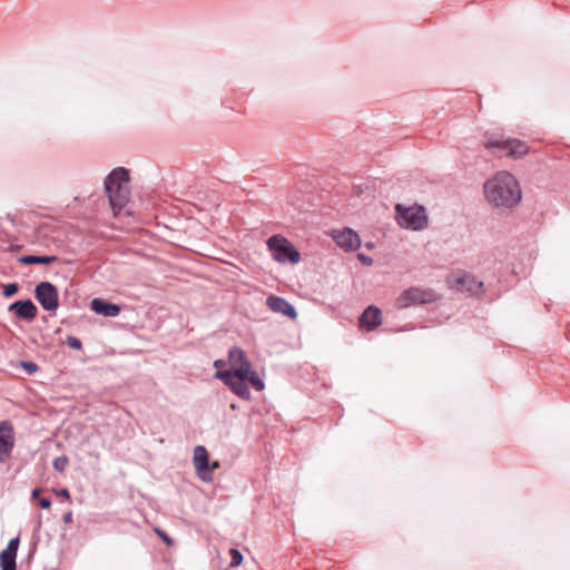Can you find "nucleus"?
<instances>
[{
	"label": "nucleus",
	"mask_w": 570,
	"mask_h": 570,
	"mask_svg": "<svg viewBox=\"0 0 570 570\" xmlns=\"http://www.w3.org/2000/svg\"><path fill=\"white\" fill-rule=\"evenodd\" d=\"M484 195L490 205L511 209L521 200V188L509 171H499L484 184Z\"/></svg>",
	"instance_id": "obj_1"
},
{
	"label": "nucleus",
	"mask_w": 570,
	"mask_h": 570,
	"mask_svg": "<svg viewBox=\"0 0 570 570\" xmlns=\"http://www.w3.org/2000/svg\"><path fill=\"white\" fill-rule=\"evenodd\" d=\"M105 190L114 215L118 216L130 198L128 170L124 167L114 169L105 179Z\"/></svg>",
	"instance_id": "obj_2"
},
{
	"label": "nucleus",
	"mask_w": 570,
	"mask_h": 570,
	"mask_svg": "<svg viewBox=\"0 0 570 570\" xmlns=\"http://www.w3.org/2000/svg\"><path fill=\"white\" fill-rule=\"evenodd\" d=\"M396 219L401 227L412 230H423L429 225V218L425 208L420 205L395 206Z\"/></svg>",
	"instance_id": "obj_3"
},
{
	"label": "nucleus",
	"mask_w": 570,
	"mask_h": 570,
	"mask_svg": "<svg viewBox=\"0 0 570 570\" xmlns=\"http://www.w3.org/2000/svg\"><path fill=\"white\" fill-rule=\"evenodd\" d=\"M214 376L223 381L236 395L248 397L249 390L246 382L250 383L256 390H263L264 383L258 375H236L235 373L217 371Z\"/></svg>",
	"instance_id": "obj_4"
},
{
	"label": "nucleus",
	"mask_w": 570,
	"mask_h": 570,
	"mask_svg": "<svg viewBox=\"0 0 570 570\" xmlns=\"http://www.w3.org/2000/svg\"><path fill=\"white\" fill-rule=\"evenodd\" d=\"M484 146L487 149H498V154L515 158L522 157L529 151L524 141L514 138L503 139L499 135L485 136Z\"/></svg>",
	"instance_id": "obj_5"
},
{
	"label": "nucleus",
	"mask_w": 570,
	"mask_h": 570,
	"mask_svg": "<svg viewBox=\"0 0 570 570\" xmlns=\"http://www.w3.org/2000/svg\"><path fill=\"white\" fill-rule=\"evenodd\" d=\"M438 298V294L431 288L410 287L399 295L395 306L403 309L416 304L433 303Z\"/></svg>",
	"instance_id": "obj_6"
},
{
	"label": "nucleus",
	"mask_w": 570,
	"mask_h": 570,
	"mask_svg": "<svg viewBox=\"0 0 570 570\" xmlns=\"http://www.w3.org/2000/svg\"><path fill=\"white\" fill-rule=\"evenodd\" d=\"M35 294L43 309L51 312L58 308V291L51 283L42 282L38 284Z\"/></svg>",
	"instance_id": "obj_7"
},
{
	"label": "nucleus",
	"mask_w": 570,
	"mask_h": 570,
	"mask_svg": "<svg viewBox=\"0 0 570 570\" xmlns=\"http://www.w3.org/2000/svg\"><path fill=\"white\" fill-rule=\"evenodd\" d=\"M228 362L230 365L229 373L236 375H257L248 362L245 352L239 347H233L228 353Z\"/></svg>",
	"instance_id": "obj_8"
},
{
	"label": "nucleus",
	"mask_w": 570,
	"mask_h": 570,
	"mask_svg": "<svg viewBox=\"0 0 570 570\" xmlns=\"http://www.w3.org/2000/svg\"><path fill=\"white\" fill-rule=\"evenodd\" d=\"M332 237L338 247L345 252L356 250L361 246L360 236L351 228L334 230Z\"/></svg>",
	"instance_id": "obj_9"
},
{
	"label": "nucleus",
	"mask_w": 570,
	"mask_h": 570,
	"mask_svg": "<svg viewBox=\"0 0 570 570\" xmlns=\"http://www.w3.org/2000/svg\"><path fill=\"white\" fill-rule=\"evenodd\" d=\"M193 462L196 470L197 475L206 482L212 481V475H209V461H208V452L203 445H197L194 449Z\"/></svg>",
	"instance_id": "obj_10"
},
{
	"label": "nucleus",
	"mask_w": 570,
	"mask_h": 570,
	"mask_svg": "<svg viewBox=\"0 0 570 570\" xmlns=\"http://www.w3.org/2000/svg\"><path fill=\"white\" fill-rule=\"evenodd\" d=\"M14 443L13 429L10 422L0 423V461L10 455Z\"/></svg>",
	"instance_id": "obj_11"
},
{
	"label": "nucleus",
	"mask_w": 570,
	"mask_h": 570,
	"mask_svg": "<svg viewBox=\"0 0 570 570\" xmlns=\"http://www.w3.org/2000/svg\"><path fill=\"white\" fill-rule=\"evenodd\" d=\"M450 284L459 291H466L471 293L476 292L482 285V283L475 281L474 277L465 273H456L452 275Z\"/></svg>",
	"instance_id": "obj_12"
},
{
	"label": "nucleus",
	"mask_w": 570,
	"mask_h": 570,
	"mask_svg": "<svg viewBox=\"0 0 570 570\" xmlns=\"http://www.w3.org/2000/svg\"><path fill=\"white\" fill-rule=\"evenodd\" d=\"M19 547V539H11L7 548L0 553L1 570H16V558Z\"/></svg>",
	"instance_id": "obj_13"
},
{
	"label": "nucleus",
	"mask_w": 570,
	"mask_h": 570,
	"mask_svg": "<svg viewBox=\"0 0 570 570\" xmlns=\"http://www.w3.org/2000/svg\"><path fill=\"white\" fill-rule=\"evenodd\" d=\"M382 324V313L375 306H368L360 317V326L373 331Z\"/></svg>",
	"instance_id": "obj_14"
},
{
	"label": "nucleus",
	"mask_w": 570,
	"mask_h": 570,
	"mask_svg": "<svg viewBox=\"0 0 570 570\" xmlns=\"http://www.w3.org/2000/svg\"><path fill=\"white\" fill-rule=\"evenodd\" d=\"M9 311H13L20 318L32 321L38 314L37 306L30 301H18L10 305Z\"/></svg>",
	"instance_id": "obj_15"
},
{
	"label": "nucleus",
	"mask_w": 570,
	"mask_h": 570,
	"mask_svg": "<svg viewBox=\"0 0 570 570\" xmlns=\"http://www.w3.org/2000/svg\"><path fill=\"white\" fill-rule=\"evenodd\" d=\"M91 309L107 317H115L120 313V306L106 302L101 298H95L91 301Z\"/></svg>",
	"instance_id": "obj_16"
},
{
	"label": "nucleus",
	"mask_w": 570,
	"mask_h": 570,
	"mask_svg": "<svg viewBox=\"0 0 570 570\" xmlns=\"http://www.w3.org/2000/svg\"><path fill=\"white\" fill-rule=\"evenodd\" d=\"M269 250L278 262H285V238L281 235L273 236L267 242Z\"/></svg>",
	"instance_id": "obj_17"
},
{
	"label": "nucleus",
	"mask_w": 570,
	"mask_h": 570,
	"mask_svg": "<svg viewBox=\"0 0 570 570\" xmlns=\"http://www.w3.org/2000/svg\"><path fill=\"white\" fill-rule=\"evenodd\" d=\"M58 258L56 256H36V255H26L19 258V262L24 265L32 264H43L49 265L57 262Z\"/></svg>",
	"instance_id": "obj_18"
},
{
	"label": "nucleus",
	"mask_w": 570,
	"mask_h": 570,
	"mask_svg": "<svg viewBox=\"0 0 570 570\" xmlns=\"http://www.w3.org/2000/svg\"><path fill=\"white\" fill-rule=\"evenodd\" d=\"M266 304L273 312L285 314V299L276 296H269Z\"/></svg>",
	"instance_id": "obj_19"
},
{
	"label": "nucleus",
	"mask_w": 570,
	"mask_h": 570,
	"mask_svg": "<svg viewBox=\"0 0 570 570\" xmlns=\"http://www.w3.org/2000/svg\"><path fill=\"white\" fill-rule=\"evenodd\" d=\"M287 261L297 264L301 261V254L299 252L287 243Z\"/></svg>",
	"instance_id": "obj_20"
},
{
	"label": "nucleus",
	"mask_w": 570,
	"mask_h": 570,
	"mask_svg": "<svg viewBox=\"0 0 570 570\" xmlns=\"http://www.w3.org/2000/svg\"><path fill=\"white\" fill-rule=\"evenodd\" d=\"M229 554L232 557L230 567L235 568L242 564L243 556L237 549H230Z\"/></svg>",
	"instance_id": "obj_21"
},
{
	"label": "nucleus",
	"mask_w": 570,
	"mask_h": 570,
	"mask_svg": "<svg viewBox=\"0 0 570 570\" xmlns=\"http://www.w3.org/2000/svg\"><path fill=\"white\" fill-rule=\"evenodd\" d=\"M18 291H19L18 284L10 283V284L4 285L3 295L6 297H10V296H13L14 294H17Z\"/></svg>",
	"instance_id": "obj_22"
},
{
	"label": "nucleus",
	"mask_w": 570,
	"mask_h": 570,
	"mask_svg": "<svg viewBox=\"0 0 570 570\" xmlns=\"http://www.w3.org/2000/svg\"><path fill=\"white\" fill-rule=\"evenodd\" d=\"M52 464L57 471L61 472L68 465V459L66 456L56 458Z\"/></svg>",
	"instance_id": "obj_23"
},
{
	"label": "nucleus",
	"mask_w": 570,
	"mask_h": 570,
	"mask_svg": "<svg viewBox=\"0 0 570 570\" xmlns=\"http://www.w3.org/2000/svg\"><path fill=\"white\" fill-rule=\"evenodd\" d=\"M67 345L73 350H81L82 347L81 341L75 336L67 337Z\"/></svg>",
	"instance_id": "obj_24"
},
{
	"label": "nucleus",
	"mask_w": 570,
	"mask_h": 570,
	"mask_svg": "<svg viewBox=\"0 0 570 570\" xmlns=\"http://www.w3.org/2000/svg\"><path fill=\"white\" fill-rule=\"evenodd\" d=\"M21 367L24 368L29 374H33L38 371V365L32 362H21Z\"/></svg>",
	"instance_id": "obj_25"
},
{
	"label": "nucleus",
	"mask_w": 570,
	"mask_h": 570,
	"mask_svg": "<svg viewBox=\"0 0 570 570\" xmlns=\"http://www.w3.org/2000/svg\"><path fill=\"white\" fill-rule=\"evenodd\" d=\"M156 532L167 546L173 544L171 538H169L164 531L157 529Z\"/></svg>",
	"instance_id": "obj_26"
},
{
	"label": "nucleus",
	"mask_w": 570,
	"mask_h": 570,
	"mask_svg": "<svg viewBox=\"0 0 570 570\" xmlns=\"http://www.w3.org/2000/svg\"><path fill=\"white\" fill-rule=\"evenodd\" d=\"M357 258H358V259H360L364 265H367V266L372 265V263H373V259H372L371 257H368V256H365L364 254H358V255H357Z\"/></svg>",
	"instance_id": "obj_27"
},
{
	"label": "nucleus",
	"mask_w": 570,
	"mask_h": 570,
	"mask_svg": "<svg viewBox=\"0 0 570 570\" xmlns=\"http://www.w3.org/2000/svg\"><path fill=\"white\" fill-rule=\"evenodd\" d=\"M39 504L42 509H49L51 507V501L48 498H41L39 500Z\"/></svg>",
	"instance_id": "obj_28"
},
{
	"label": "nucleus",
	"mask_w": 570,
	"mask_h": 570,
	"mask_svg": "<svg viewBox=\"0 0 570 570\" xmlns=\"http://www.w3.org/2000/svg\"><path fill=\"white\" fill-rule=\"evenodd\" d=\"M297 316L295 308L287 303V317L295 320Z\"/></svg>",
	"instance_id": "obj_29"
},
{
	"label": "nucleus",
	"mask_w": 570,
	"mask_h": 570,
	"mask_svg": "<svg viewBox=\"0 0 570 570\" xmlns=\"http://www.w3.org/2000/svg\"><path fill=\"white\" fill-rule=\"evenodd\" d=\"M63 522L67 523V524L72 522V512L71 511H68L63 515Z\"/></svg>",
	"instance_id": "obj_30"
},
{
	"label": "nucleus",
	"mask_w": 570,
	"mask_h": 570,
	"mask_svg": "<svg viewBox=\"0 0 570 570\" xmlns=\"http://www.w3.org/2000/svg\"><path fill=\"white\" fill-rule=\"evenodd\" d=\"M218 468H219V463L217 461L209 463V475H212V472Z\"/></svg>",
	"instance_id": "obj_31"
},
{
	"label": "nucleus",
	"mask_w": 570,
	"mask_h": 570,
	"mask_svg": "<svg viewBox=\"0 0 570 570\" xmlns=\"http://www.w3.org/2000/svg\"><path fill=\"white\" fill-rule=\"evenodd\" d=\"M59 494L63 498L70 499L69 491L67 489H62Z\"/></svg>",
	"instance_id": "obj_32"
},
{
	"label": "nucleus",
	"mask_w": 570,
	"mask_h": 570,
	"mask_svg": "<svg viewBox=\"0 0 570 570\" xmlns=\"http://www.w3.org/2000/svg\"><path fill=\"white\" fill-rule=\"evenodd\" d=\"M40 492H41V490H40V489H35V490L32 491V493H31L32 498H33V499H37V498L39 497Z\"/></svg>",
	"instance_id": "obj_33"
},
{
	"label": "nucleus",
	"mask_w": 570,
	"mask_h": 570,
	"mask_svg": "<svg viewBox=\"0 0 570 570\" xmlns=\"http://www.w3.org/2000/svg\"><path fill=\"white\" fill-rule=\"evenodd\" d=\"M224 364H225L224 361L218 360V361H215L214 366L219 368V367L224 366Z\"/></svg>",
	"instance_id": "obj_34"
}]
</instances>
